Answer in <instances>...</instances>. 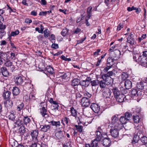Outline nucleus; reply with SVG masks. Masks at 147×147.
<instances>
[{"label": "nucleus", "mask_w": 147, "mask_h": 147, "mask_svg": "<svg viewBox=\"0 0 147 147\" xmlns=\"http://www.w3.org/2000/svg\"><path fill=\"white\" fill-rule=\"evenodd\" d=\"M138 62L140 63L142 66L146 67L147 66V59L142 55H140L138 58Z\"/></svg>", "instance_id": "f257e3e1"}, {"label": "nucleus", "mask_w": 147, "mask_h": 147, "mask_svg": "<svg viewBox=\"0 0 147 147\" xmlns=\"http://www.w3.org/2000/svg\"><path fill=\"white\" fill-rule=\"evenodd\" d=\"M25 79V78L24 77L18 76L15 79L14 82L16 84L18 85H23L24 83Z\"/></svg>", "instance_id": "f03ea898"}, {"label": "nucleus", "mask_w": 147, "mask_h": 147, "mask_svg": "<svg viewBox=\"0 0 147 147\" xmlns=\"http://www.w3.org/2000/svg\"><path fill=\"white\" fill-rule=\"evenodd\" d=\"M101 78L106 82L107 85H110L113 83V79L111 77H107L106 76H101Z\"/></svg>", "instance_id": "7ed1b4c3"}, {"label": "nucleus", "mask_w": 147, "mask_h": 147, "mask_svg": "<svg viewBox=\"0 0 147 147\" xmlns=\"http://www.w3.org/2000/svg\"><path fill=\"white\" fill-rule=\"evenodd\" d=\"M5 66L9 69L13 71L15 69L14 66L13 64V63L9 60H7L5 63Z\"/></svg>", "instance_id": "20e7f679"}, {"label": "nucleus", "mask_w": 147, "mask_h": 147, "mask_svg": "<svg viewBox=\"0 0 147 147\" xmlns=\"http://www.w3.org/2000/svg\"><path fill=\"white\" fill-rule=\"evenodd\" d=\"M111 89L115 97H117V96L121 94L120 90L117 87H112Z\"/></svg>", "instance_id": "39448f33"}, {"label": "nucleus", "mask_w": 147, "mask_h": 147, "mask_svg": "<svg viewBox=\"0 0 147 147\" xmlns=\"http://www.w3.org/2000/svg\"><path fill=\"white\" fill-rule=\"evenodd\" d=\"M111 127L117 130L118 131H119L120 130L122 129L123 127V126L122 124V123L121 122L118 121V122H117V123L111 126Z\"/></svg>", "instance_id": "423d86ee"}, {"label": "nucleus", "mask_w": 147, "mask_h": 147, "mask_svg": "<svg viewBox=\"0 0 147 147\" xmlns=\"http://www.w3.org/2000/svg\"><path fill=\"white\" fill-rule=\"evenodd\" d=\"M81 103L82 107H87L90 104V101L89 99L83 98L81 101Z\"/></svg>", "instance_id": "0eeeda50"}, {"label": "nucleus", "mask_w": 147, "mask_h": 147, "mask_svg": "<svg viewBox=\"0 0 147 147\" xmlns=\"http://www.w3.org/2000/svg\"><path fill=\"white\" fill-rule=\"evenodd\" d=\"M9 53H6L2 51H0V59L2 60L6 61L8 59Z\"/></svg>", "instance_id": "6e6552de"}, {"label": "nucleus", "mask_w": 147, "mask_h": 147, "mask_svg": "<svg viewBox=\"0 0 147 147\" xmlns=\"http://www.w3.org/2000/svg\"><path fill=\"white\" fill-rule=\"evenodd\" d=\"M136 87L138 89L141 90L145 89L147 87V84L146 82H139L137 83L136 84Z\"/></svg>", "instance_id": "1a4fd4ad"}, {"label": "nucleus", "mask_w": 147, "mask_h": 147, "mask_svg": "<svg viewBox=\"0 0 147 147\" xmlns=\"http://www.w3.org/2000/svg\"><path fill=\"white\" fill-rule=\"evenodd\" d=\"M110 132L111 136L115 138H117L119 136V131L112 127L110 130Z\"/></svg>", "instance_id": "9d476101"}, {"label": "nucleus", "mask_w": 147, "mask_h": 147, "mask_svg": "<svg viewBox=\"0 0 147 147\" xmlns=\"http://www.w3.org/2000/svg\"><path fill=\"white\" fill-rule=\"evenodd\" d=\"M38 131L36 130H32L30 133L32 139L35 142H37L38 141L37 136H38Z\"/></svg>", "instance_id": "9b49d317"}, {"label": "nucleus", "mask_w": 147, "mask_h": 147, "mask_svg": "<svg viewBox=\"0 0 147 147\" xmlns=\"http://www.w3.org/2000/svg\"><path fill=\"white\" fill-rule=\"evenodd\" d=\"M90 108L95 113H98L100 111L99 106L96 103H92L90 106Z\"/></svg>", "instance_id": "f8f14e48"}, {"label": "nucleus", "mask_w": 147, "mask_h": 147, "mask_svg": "<svg viewBox=\"0 0 147 147\" xmlns=\"http://www.w3.org/2000/svg\"><path fill=\"white\" fill-rule=\"evenodd\" d=\"M102 141V144L105 147H109L111 145V142L109 138H104Z\"/></svg>", "instance_id": "ddd939ff"}, {"label": "nucleus", "mask_w": 147, "mask_h": 147, "mask_svg": "<svg viewBox=\"0 0 147 147\" xmlns=\"http://www.w3.org/2000/svg\"><path fill=\"white\" fill-rule=\"evenodd\" d=\"M131 96L133 99L136 100L138 98L137 97L138 96L139 94L138 93V91L136 89H133L131 92Z\"/></svg>", "instance_id": "4468645a"}, {"label": "nucleus", "mask_w": 147, "mask_h": 147, "mask_svg": "<svg viewBox=\"0 0 147 147\" xmlns=\"http://www.w3.org/2000/svg\"><path fill=\"white\" fill-rule=\"evenodd\" d=\"M105 91L103 93V95L106 98H110L111 96V90L109 88H106Z\"/></svg>", "instance_id": "2eb2a0df"}, {"label": "nucleus", "mask_w": 147, "mask_h": 147, "mask_svg": "<svg viewBox=\"0 0 147 147\" xmlns=\"http://www.w3.org/2000/svg\"><path fill=\"white\" fill-rule=\"evenodd\" d=\"M140 132L137 133V134L134 135L132 141V144H135L137 143L140 138Z\"/></svg>", "instance_id": "dca6fc26"}, {"label": "nucleus", "mask_w": 147, "mask_h": 147, "mask_svg": "<svg viewBox=\"0 0 147 147\" xmlns=\"http://www.w3.org/2000/svg\"><path fill=\"white\" fill-rule=\"evenodd\" d=\"M40 127L41 131L46 132L50 130L51 129V126L49 125L45 124L44 125H41Z\"/></svg>", "instance_id": "f3484780"}, {"label": "nucleus", "mask_w": 147, "mask_h": 147, "mask_svg": "<svg viewBox=\"0 0 147 147\" xmlns=\"http://www.w3.org/2000/svg\"><path fill=\"white\" fill-rule=\"evenodd\" d=\"M115 61V60L112 57H109L107 60V65L112 67L113 65L114 64V61Z\"/></svg>", "instance_id": "a211bd4d"}, {"label": "nucleus", "mask_w": 147, "mask_h": 147, "mask_svg": "<svg viewBox=\"0 0 147 147\" xmlns=\"http://www.w3.org/2000/svg\"><path fill=\"white\" fill-rule=\"evenodd\" d=\"M124 86L126 89H130L132 86L131 82L129 80H126L124 82Z\"/></svg>", "instance_id": "6ab92c4d"}, {"label": "nucleus", "mask_w": 147, "mask_h": 147, "mask_svg": "<svg viewBox=\"0 0 147 147\" xmlns=\"http://www.w3.org/2000/svg\"><path fill=\"white\" fill-rule=\"evenodd\" d=\"M22 117V120L23 121V123L26 125L29 123L31 121L30 119L27 116H24L23 115H21Z\"/></svg>", "instance_id": "aec40b11"}, {"label": "nucleus", "mask_w": 147, "mask_h": 147, "mask_svg": "<svg viewBox=\"0 0 147 147\" xmlns=\"http://www.w3.org/2000/svg\"><path fill=\"white\" fill-rule=\"evenodd\" d=\"M96 138L95 139L97 141H100L102 137V135L101 131L98 130L96 131Z\"/></svg>", "instance_id": "412c9836"}, {"label": "nucleus", "mask_w": 147, "mask_h": 147, "mask_svg": "<svg viewBox=\"0 0 147 147\" xmlns=\"http://www.w3.org/2000/svg\"><path fill=\"white\" fill-rule=\"evenodd\" d=\"M125 97V96L124 94H121L117 96V97H115V98L116 99L117 101L119 102H121L124 101Z\"/></svg>", "instance_id": "4be33fe9"}, {"label": "nucleus", "mask_w": 147, "mask_h": 147, "mask_svg": "<svg viewBox=\"0 0 147 147\" xmlns=\"http://www.w3.org/2000/svg\"><path fill=\"white\" fill-rule=\"evenodd\" d=\"M1 72L3 75L5 77H7L9 73L6 67H3L1 68Z\"/></svg>", "instance_id": "5701e85b"}, {"label": "nucleus", "mask_w": 147, "mask_h": 147, "mask_svg": "<svg viewBox=\"0 0 147 147\" xmlns=\"http://www.w3.org/2000/svg\"><path fill=\"white\" fill-rule=\"evenodd\" d=\"M119 121V118L116 115L113 116L111 118V126L115 124Z\"/></svg>", "instance_id": "b1692460"}, {"label": "nucleus", "mask_w": 147, "mask_h": 147, "mask_svg": "<svg viewBox=\"0 0 147 147\" xmlns=\"http://www.w3.org/2000/svg\"><path fill=\"white\" fill-rule=\"evenodd\" d=\"M12 92L14 96H17L20 92V90L18 88L15 86L13 88Z\"/></svg>", "instance_id": "393cba45"}, {"label": "nucleus", "mask_w": 147, "mask_h": 147, "mask_svg": "<svg viewBox=\"0 0 147 147\" xmlns=\"http://www.w3.org/2000/svg\"><path fill=\"white\" fill-rule=\"evenodd\" d=\"M80 85H81L82 88L87 87L90 84L89 81L85 80H82L80 82Z\"/></svg>", "instance_id": "a878e982"}, {"label": "nucleus", "mask_w": 147, "mask_h": 147, "mask_svg": "<svg viewBox=\"0 0 147 147\" xmlns=\"http://www.w3.org/2000/svg\"><path fill=\"white\" fill-rule=\"evenodd\" d=\"M55 136L59 139H61L64 137L63 133L61 131L56 132Z\"/></svg>", "instance_id": "bb28decb"}, {"label": "nucleus", "mask_w": 147, "mask_h": 147, "mask_svg": "<svg viewBox=\"0 0 147 147\" xmlns=\"http://www.w3.org/2000/svg\"><path fill=\"white\" fill-rule=\"evenodd\" d=\"M49 123H51V124L53 126H55L56 127H59L61 125L60 122L59 121H55L53 120L49 122Z\"/></svg>", "instance_id": "cd10ccee"}, {"label": "nucleus", "mask_w": 147, "mask_h": 147, "mask_svg": "<svg viewBox=\"0 0 147 147\" xmlns=\"http://www.w3.org/2000/svg\"><path fill=\"white\" fill-rule=\"evenodd\" d=\"M47 110L45 107H42L41 108H40V113L42 117L47 115Z\"/></svg>", "instance_id": "c85d7f7f"}, {"label": "nucleus", "mask_w": 147, "mask_h": 147, "mask_svg": "<svg viewBox=\"0 0 147 147\" xmlns=\"http://www.w3.org/2000/svg\"><path fill=\"white\" fill-rule=\"evenodd\" d=\"M57 76V77L61 78L62 79H65L67 77V76L65 73L59 72Z\"/></svg>", "instance_id": "c756f323"}, {"label": "nucleus", "mask_w": 147, "mask_h": 147, "mask_svg": "<svg viewBox=\"0 0 147 147\" xmlns=\"http://www.w3.org/2000/svg\"><path fill=\"white\" fill-rule=\"evenodd\" d=\"M11 92L9 91H7L4 92L3 94V96L5 99H8L10 98Z\"/></svg>", "instance_id": "7c9ffc66"}, {"label": "nucleus", "mask_w": 147, "mask_h": 147, "mask_svg": "<svg viewBox=\"0 0 147 147\" xmlns=\"http://www.w3.org/2000/svg\"><path fill=\"white\" fill-rule=\"evenodd\" d=\"M15 123L18 126H20L23 123L22 120V117L21 116L19 117L18 120H16Z\"/></svg>", "instance_id": "2f4dec72"}, {"label": "nucleus", "mask_w": 147, "mask_h": 147, "mask_svg": "<svg viewBox=\"0 0 147 147\" xmlns=\"http://www.w3.org/2000/svg\"><path fill=\"white\" fill-rule=\"evenodd\" d=\"M79 80L77 78H75L72 80L71 85L73 86H76L78 85H80Z\"/></svg>", "instance_id": "473e14b6"}, {"label": "nucleus", "mask_w": 147, "mask_h": 147, "mask_svg": "<svg viewBox=\"0 0 147 147\" xmlns=\"http://www.w3.org/2000/svg\"><path fill=\"white\" fill-rule=\"evenodd\" d=\"M47 71L50 74H52L54 73L53 68L50 66H47L45 71Z\"/></svg>", "instance_id": "72a5a7b5"}, {"label": "nucleus", "mask_w": 147, "mask_h": 147, "mask_svg": "<svg viewBox=\"0 0 147 147\" xmlns=\"http://www.w3.org/2000/svg\"><path fill=\"white\" fill-rule=\"evenodd\" d=\"M70 112L71 115L73 116L76 117L77 115V111L76 109H75L74 107H71L70 108Z\"/></svg>", "instance_id": "f704fd0d"}, {"label": "nucleus", "mask_w": 147, "mask_h": 147, "mask_svg": "<svg viewBox=\"0 0 147 147\" xmlns=\"http://www.w3.org/2000/svg\"><path fill=\"white\" fill-rule=\"evenodd\" d=\"M98 84H99L100 88H105L106 85V82H105L104 81H103V80L99 81Z\"/></svg>", "instance_id": "c9c22d12"}, {"label": "nucleus", "mask_w": 147, "mask_h": 147, "mask_svg": "<svg viewBox=\"0 0 147 147\" xmlns=\"http://www.w3.org/2000/svg\"><path fill=\"white\" fill-rule=\"evenodd\" d=\"M19 31L18 30H17L15 31L12 32L11 33V34H10L9 35V40H10L11 39V36H16V35L18 34H19Z\"/></svg>", "instance_id": "e433bc0d"}, {"label": "nucleus", "mask_w": 147, "mask_h": 147, "mask_svg": "<svg viewBox=\"0 0 147 147\" xmlns=\"http://www.w3.org/2000/svg\"><path fill=\"white\" fill-rule=\"evenodd\" d=\"M127 41L128 43H130L131 45H133L134 44L135 42V40L132 37H128L127 38Z\"/></svg>", "instance_id": "4c0bfd02"}, {"label": "nucleus", "mask_w": 147, "mask_h": 147, "mask_svg": "<svg viewBox=\"0 0 147 147\" xmlns=\"http://www.w3.org/2000/svg\"><path fill=\"white\" fill-rule=\"evenodd\" d=\"M133 119L134 123H139L140 120L139 117L137 115L134 116Z\"/></svg>", "instance_id": "58836bf2"}, {"label": "nucleus", "mask_w": 147, "mask_h": 147, "mask_svg": "<svg viewBox=\"0 0 147 147\" xmlns=\"http://www.w3.org/2000/svg\"><path fill=\"white\" fill-rule=\"evenodd\" d=\"M91 96L92 95L87 91H85L84 92V98L89 99Z\"/></svg>", "instance_id": "ea45409f"}, {"label": "nucleus", "mask_w": 147, "mask_h": 147, "mask_svg": "<svg viewBox=\"0 0 147 147\" xmlns=\"http://www.w3.org/2000/svg\"><path fill=\"white\" fill-rule=\"evenodd\" d=\"M128 77V74L126 72H123L121 74V78L123 80H125Z\"/></svg>", "instance_id": "a19ab883"}, {"label": "nucleus", "mask_w": 147, "mask_h": 147, "mask_svg": "<svg viewBox=\"0 0 147 147\" xmlns=\"http://www.w3.org/2000/svg\"><path fill=\"white\" fill-rule=\"evenodd\" d=\"M141 141L143 144L147 143V137L145 136H140Z\"/></svg>", "instance_id": "79ce46f5"}, {"label": "nucleus", "mask_w": 147, "mask_h": 147, "mask_svg": "<svg viewBox=\"0 0 147 147\" xmlns=\"http://www.w3.org/2000/svg\"><path fill=\"white\" fill-rule=\"evenodd\" d=\"M75 126L76 128V129L80 133H82L83 130V126L81 125H75Z\"/></svg>", "instance_id": "37998d69"}, {"label": "nucleus", "mask_w": 147, "mask_h": 147, "mask_svg": "<svg viewBox=\"0 0 147 147\" xmlns=\"http://www.w3.org/2000/svg\"><path fill=\"white\" fill-rule=\"evenodd\" d=\"M124 116L128 121H129L131 118L132 115L129 113L126 112Z\"/></svg>", "instance_id": "c03bdc74"}, {"label": "nucleus", "mask_w": 147, "mask_h": 147, "mask_svg": "<svg viewBox=\"0 0 147 147\" xmlns=\"http://www.w3.org/2000/svg\"><path fill=\"white\" fill-rule=\"evenodd\" d=\"M128 121L124 116H121L120 119V121L121 122L123 125V124H125L127 122V121Z\"/></svg>", "instance_id": "a18cd8bd"}, {"label": "nucleus", "mask_w": 147, "mask_h": 147, "mask_svg": "<svg viewBox=\"0 0 147 147\" xmlns=\"http://www.w3.org/2000/svg\"><path fill=\"white\" fill-rule=\"evenodd\" d=\"M114 54L115 55L114 57H117V59H118L120 55V51L119 50L117 49L114 50Z\"/></svg>", "instance_id": "49530a36"}, {"label": "nucleus", "mask_w": 147, "mask_h": 147, "mask_svg": "<svg viewBox=\"0 0 147 147\" xmlns=\"http://www.w3.org/2000/svg\"><path fill=\"white\" fill-rule=\"evenodd\" d=\"M35 94L34 92H31L29 94V98L31 100H35L36 98L35 96Z\"/></svg>", "instance_id": "de8ad7c7"}, {"label": "nucleus", "mask_w": 147, "mask_h": 147, "mask_svg": "<svg viewBox=\"0 0 147 147\" xmlns=\"http://www.w3.org/2000/svg\"><path fill=\"white\" fill-rule=\"evenodd\" d=\"M90 109H84L83 111V113L85 114V115L87 116H90V115H91V113L90 111Z\"/></svg>", "instance_id": "09e8293b"}, {"label": "nucleus", "mask_w": 147, "mask_h": 147, "mask_svg": "<svg viewBox=\"0 0 147 147\" xmlns=\"http://www.w3.org/2000/svg\"><path fill=\"white\" fill-rule=\"evenodd\" d=\"M8 118L9 120L13 121L15 120L16 116L13 113H11L8 116Z\"/></svg>", "instance_id": "8fccbe9b"}, {"label": "nucleus", "mask_w": 147, "mask_h": 147, "mask_svg": "<svg viewBox=\"0 0 147 147\" xmlns=\"http://www.w3.org/2000/svg\"><path fill=\"white\" fill-rule=\"evenodd\" d=\"M24 107V105L23 102H21L20 104L18 105L17 107V109L18 111H20L22 110Z\"/></svg>", "instance_id": "3c124183"}, {"label": "nucleus", "mask_w": 147, "mask_h": 147, "mask_svg": "<svg viewBox=\"0 0 147 147\" xmlns=\"http://www.w3.org/2000/svg\"><path fill=\"white\" fill-rule=\"evenodd\" d=\"M113 71H111L108 72L107 74H103L102 76H106L107 77H111V76L113 75Z\"/></svg>", "instance_id": "603ef678"}, {"label": "nucleus", "mask_w": 147, "mask_h": 147, "mask_svg": "<svg viewBox=\"0 0 147 147\" xmlns=\"http://www.w3.org/2000/svg\"><path fill=\"white\" fill-rule=\"evenodd\" d=\"M98 142L95 139L91 144V147H97L98 146Z\"/></svg>", "instance_id": "864d4df0"}, {"label": "nucleus", "mask_w": 147, "mask_h": 147, "mask_svg": "<svg viewBox=\"0 0 147 147\" xmlns=\"http://www.w3.org/2000/svg\"><path fill=\"white\" fill-rule=\"evenodd\" d=\"M98 81L99 80H97L91 81L90 83L92 86H95L98 85Z\"/></svg>", "instance_id": "5fc2aeb1"}, {"label": "nucleus", "mask_w": 147, "mask_h": 147, "mask_svg": "<svg viewBox=\"0 0 147 147\" xmlns=\"http://www.w3.org/2000/svg\"><path fill=\"white\" fill-rule=\"evenodd\" d=\"M19 130L20 133L23 134L25 133L26 131V128L23 125L22 126L19 128Z\"/></svg>", "instance_id": "6e6d98bb"}, {"label": "nucleus", "mask_w": 147, "mask_h": 147, "mask_svg": "<svg viewBox=\"0 0 147 147\" xmlns=\"http://www.w3.org/2000/svg\"><path fill=\"white\" fill-rule=\"evenodd\" d=\"M69 31V29L66 28L63 29L61 32V34L63 36H65Z\"/></svg>", "instance_id": "4d7b16f0"}, {"label": "nucleus", "mask_w": 147, "mask_h": 147, "mask_svg": "<svg viewBox=\"0 0 147 147\" xmlns=\"http://www.w3.org/2000/svg\"><path fill=\"white\" fill-rule=\"evenodd\" d=\"M44 36L45 38H47L49 36V31L47 29L44 31Z\"/></svg>", "instance_id": "13d9d810"}, {"label": "nucleus", "mask_w": 147, "mask_h": 147, "mask_svg": "<svg viewBox=\"0 0 147 147\" xmlns=\"http://www.w3.org/2000/svg\"><path fill=\"white\" fill-rule=\"evenodd\" d=\"M86 38V37L85 36L84 38H82L80 40H78L77 41V44H79L82 43L85 40Z\"/></svg>", "instance_id": "bf43d9fd"}, {"label": "nucleus", "mask_w": 147, "mask_h": 147, "mask_svg": "<svg viewBox=\"0 0 147 147\" xmlns=\"http://www.w3.org/2000/svg\"><path fill=\"white\" fill-rule=\"evenodd\" d=\"M23 86H24L25 87H27L28 88H30L31 87V84L30 82H28L25 83L24 84H23Z\"/></svg>", "instance_id": "052dcab7"}, {"label": "nucleus", "mask_w": 147, "mask_h": 147, "mask_svg": "<svg viewBox=\"0 0 147 147\" xmlns=\"http://www.w3.org/2000/svg\"><path fill=\"white\" fill-rule=\"evenodd\" d=\"M82 16L78 18L76 20V22L77 23H81V21L82 20H83L84 19V16H82V15H81Z\"/></svg>", "instance_id": "680f3d73"}, {"label": "nucleus", "mask_w": 147, "mask_h": 147, "mask_svg": "<svg viewBox=\"0 0 147 147\" xmlns=\"http://www.w3.org/2000/svg\"><path fill=\"white\" fill-rule=\"evenodd\" d=\"M146 34H143L141 37H140L138 38V40L139 42H141L142 40H143L144 39L146 38Z\"/></svg>", "instance_id": "e2e57ef3"}, {"label": "nucleus", "mask_w": 147, "mask_h": 147, "mask_svg": "<svg viewBox=\"0 0 147 147\" xmlns=\"http://www.w3.org/2000/svg\"><path fill=\"white\" fill-rule=\"evenodd\" d=\"M123 24L122 23H120L117 27V30L119 31L123 27Z\"/></svg>", "instance_id": "0e129e2a"}, {"label": "nucleus", "mask_w": 147, "mask_h": 147, "mask_svg": "<svg viewBox=\"0 0 147 147\" xmlns=\"http://www.w3.org/2000/svg\"><path fill=\"white\" fill-rule=\"evenodd\" d=\"M112 67H110L108 65H107V66L105 67L104 70L103 71L104 72H107Z\"/></svg>", "instance_id": "69168bd1"}, {"label": "nucleus", "mask_w": 147, "mask_h": 147, "mask_svg": "<svg viewBox=\"0 0 147 147\" xmlns=\"http://www.w3.org/2000/svg\"><path fill=\"white\" fill-rule=\"evenodd\" d=\"M16 143H17V142H16L14 140H11L9 142V143L12 147H14L15 146Z\"/></svg>", "instance_id": "338daca9"}, {"label": "nucleus", "mask_w": 147, "mask_h": 147, "mask_svg": "<svg viewBox=\"0 0 147 147\" xmlns=\"http://www.w3.org/2000/svg\"><path fill=\"white\" fill-rule=\"evenodd\" d=\"M51 47L54 49H57L59 48V46L57 44H53L51 45Z\"/></svg>", "instance_id": "774afa93"}]
</instances>
